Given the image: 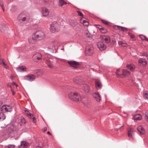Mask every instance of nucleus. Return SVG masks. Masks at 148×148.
Listing matches in <instances>:
<instances>
[{
  "label": "nucleus",
  "instance_id": "obj_1",
  "mask_svg": "<svg viewBox=\"0 0 148 148\" xmlns=\"http://www.w3.org/2000/svg\"><path fill=\"white\" fill-rule=\"evenodd\" d=\"M69 97L71 100L78 101L81 99L80 95L75 92H71L69 94Z\"/></svg>",
  "mask_w": 148,
  "mask_h": 148
},
{
  "label": "nucleus",
  "instance_id": "obj_2",
  "mask_svg": "<svg viewBox=\"0 0 148 148\" xmlns=\"http://www.w3.org/2000/svg\"><path fill=\"white\" fill-rule=\"evenodd\" d=\"M50 30L53 33H55L58 31L60 29L59 24L55 22L50 25Z\"/></svg>",
  "mask_w": 148,
  "mask_h": 148
},
{
  "label": "nucleus",
  "instance_id": "obj_3",
  "mask_svg": "<svg viewBox=\"0 0 148 148\" xmlns=\"http://www.w3.org/2000/svg\"><path fill=\"white\" fill-rule=\"evenodd\" d=\"M34 34L37 39L39 40H42L44 39L45 36V32L41 30L36 31Z\"/></svg>",
  "mask_w": 148,
  "mask_h": 148
},
{
  "label": "nucleus",
  "instance_id": "obj_4",
  "mask_svg": "<svg viewBox=\"0 0 148 148\" xmlns=\"http://www.w3.org/2000/svg\"><path fill=\"white\" fill-rule=\"evenodd\" d=\"M8 29V26L5 22H0V30L1 32H5Z\"/></svg>",
  "mask_w": 148,
  "mask_h": 148
},
{
  "label": "nucleus",
  "instance_id": "obj_5",
  "mask_svg": "<svg viewBox=\"0 0 148 148\" xmlns=\"http://www.w3.org/2000/svg\"><path fill=\"white\" fill-rule=\"evenodd\" d=\"M12 108L10 106L4 105L1 108V111L3 112H10L12 111Z\"/></svg>",
  "mask_w": 148,
  "mask_h": 148
},
{
  "label": "nucleus",
  "instance_id": "obj_6",
  "mask_svg": "<svg viewBox=\"0 0 148 148\" xmlns=\"http://www.w3.org/2000/svg\"><path fill=\"white\" fill-rule=\"evenodd\" d=\"M17 19L20 22H24L28 19L24 14H19L17 17Z\"/></svg>",
  "mask_w": 148,
  "mask_h": 148
},
{
  "label": "nucleus",
  "instance_id": "obj_7",
  "mask_svg": "<svg viewBox=\"0 0 148 148\" xmlns=\"http://www.w3.org/2000/svg\"><path fill=\"white\" fill-rule=\"evenodd\" d=\"M98 47L100 50L102 51L106 49V45L102 42H99L97 43Z\"/></svg>",
  "mask_w": 148,
  "mask_h": 148
},
{
  "label": "nucleus",
  "instance_id": "obj_8",
  "mask_svg": "<svg viewBox=\"0 0 148 148\" xmlns=\"http://www.w3.org/2000/svg\"><path fill=\"white\" fill-rule=\"evenodd\" d=\"M36 78V76L34 75H29L24 77V79L30 81H33Z\"/></svg>",
  "mask_w": 148,
  "mask_h": 148
},
{
  "label": "nucleus",
  "instance_id": "obj_9",
  "mask_svg": "<svg viewBox=\"0 0 148 148\" xmlns=\"http://www.w3.org/2000/svg\"><path fill=\"white\" fill-rule=\"evenodd\" d=\"M42 10L43 16H47L49 15V11L48 9L46 8L43 7L42 8Z\"/></svg>",
  "mask_w": 148,
  "mask_h": 148
},
{
  "label": "nucleus",
  "instance_id": "obj_10",
  "mask_svg": "<svg viewBox=\"0 0 148 148\" xmlns=\"http://www.w3.org/2000/svg\"><path fill=\"white\" fill-rule=\"evenodd\" d=\"M36 39H37V38L34 34L28 39V42L31 44H34L36 42Z\"/></svg>",
  "mask_w": 148,
  "mask_h": 148
},
{
  "label": "nucleus",
  "instance_id": "obj_11",
  "mask_svg": "<svg viewBox=\"0 0 148 148\" xmlns=\"http://www.w3.org/2000/svg\"><path fill=\"white\" fill-rule=\"evenodd\" d=\"M93 48L92 47L88 48L86 51V54L87 56L91 55L93 52Z\"/></svg>",
  "mask_w": 148,
  "mask_h": 148
},
{
  "label": "nucleus",
  "instance_id": "obj_12",
  "mask_svg": "<svg viewBox=\"0 0 148 148\" xmlns=\"http://www.w3.org/2000/svg\"><path fill=\"white\" fill-rule=\"evenodd\" d=\"M116 74L117 77L123 78L122 69L121 70L119 69H117L116 72Z\"/></svg>",
  "mask_w": 148,
  "mask_h": 148
},
{
  "label": "nucleus",
  "instance_id": "obj_13",
  "mask_svg": "<svg viewBox=\"0 0 148 148\" xmlns=\"http://www.w3.org/2000/svg\"><path fill=\"white\" fill-rule=\"evenodd\" d=\"M25 114L29 118L32 119L33 120V121L34 123H35L36 120L34 116L31 114L28 111L25 110Z\"/></svg>",
  "mask_w": 148,
  "mask_h": 148
},
{
  "label": "nucleus",
  "instance_id": "obj_14",
  "mask_svg": "<svg viewBox=\"0 0 148 148\" xmlns=\"http://www.w3.org/2000/svg\"><path fill=\"white\" fill-rule=\"evenodd\" d=\"M123 78L129 76L130 74V72L125 69H122Z\"/></svg>",
  "mask_w": 148,
  "mask_h": 148
},
{
  "label": "nucleus",
  "instance_id": "obj_15",
  "mask_svg": "<svg viewBox=\"0 0 148 148\" xmlns=\"http://www.w3.org/2000/svg\"><path fill=\"white\" fill-rule=\"evenodd\" d=\"M68 63L71 66L75 68L78 67L79 65V64L78 62L75 61H69L68 62Z\"/></svg>",
  "mask_w": 148,
  "mask_h": 148
},
{
  "label": "nucleus",
  "instance_id": "obj_16",
  "mask_svg": "<svg viewBox=\"0 0 148 148\" xmlns=\"http://www.w3.org/2000/svg\"><path fill=\"white\" fill-rule=\"evenodd\" d=\"M93 96L97 101L99 102L101 100V97L98 92H95L93 94Z\"/></svg>",
  "mask_w": 148,
  "mask_h": 148
},
{
  "label": "nucleus",
  "instance_id": "obj_17",
  "mask_svg": "<svg viewBox=\"0 0 148 148\" xmlns=\"http://www.w3.org/2000/svg\"><path fill=\"white\" fill-rule=\"evenodd\" d=\"M95 25L97 26V27L99 29L101 32L103 33H105L107 32V30L106 29L104 28L100 25Z\"/></svg>",
  "mask_w": 148,
  "mask_h": 148
},
{
  "label": "nucleus",
  "instance_id": "obj_18",
  "mask_svg": "<svg viewBox=\"0 0 148 148\" xmlns=\"http://www.w3.org/2000/svg\"><path fill=\"white\" fill-rule=\"evenodd\" d=\"M41 58V54L39 53H36L33 56V59L35 61L40 60Z\"/></svg>",
  "mask_w": 148,
  "mask_h": 148
},
{
  "label": "nucleus",
  "instance_id": "obj_19",
  "mask_svg": "<svg viewBox=\"0 0 148 148\" xmlns=\"http://www.w3.org/2000/svg\"><path fill=\"white\" fill-rule=\"evenodd\" d=\"M138 63L142 64L143 66H145L147 64V61L145 59L140 58L138 60Z\"/></svg>",
  "mask_w": 148,
  "mask_h": 148
},
{
  "label": "nucleus",
  "instance_id": "obj_20",
  "mask_svg": "<svg viewBox=\"0 0 148 148\" xmlns=\"http://www.w3.org/2000/svg\"><path fill=\"white\" fill-rule=\"evenodd\" d=\"M28 145L27 143L25 141H22L21 143V144L19 146V148H26Z\"/></svg>",
  "mask_w": 148,
  "mask_h": 148
},
{
  "label": "nucleus",
  "instance_id": "obj_21",
  "mask_svg": "<svg viewBox=\"0 0 148 148\" xmlns=\"http://www.w3.org/2000/svg\"><path fill=\"white\" fill-rule=\"evenodd\" d=\"M80 21L81 23H82L85 26H87L89 25V23L88 20L86 19L85 18H81L80 19Z\"/></svg>",
  "mask_w": 148,
  "mask_h": 148
},
{
  "label": "nucleus",
  "instance_id": "obj_22",
  "mask_svg": "<svg viewBox=\"0 0 148 148\" xmlns=\"http://www.w3.org/2000/svg\"><path fill=\"white\" fill-rule=\"evenodd\" d=\"M137 129L140 134L143 135L145 134V131L142 126H138L137 127Z\"/></svg>",
  "mask_w": 148,
  "mask_h": 148
},
{
  "label": "nucleus",
  "instance_id": "obj_23",
  "mask_svg": "<svg viewBox=\"0 0 148 148\" xmlns=\"http://www.w3.org/2000/svg\"><path fill=\"white\" fill-rule=\"evenodd\" d=\"M73 80L74 82H75L76 83L80 85H82L84 83L81 79H79L77 77H75L74 78Z\"/></svg>",
  "mask_w": 148,
  "mask_h": 148
},
{
  "label": "nucleus",
  "instance_id": "obj_24",
  "mask_svg": "<svg viewBox=\"0 0 148 148\" xmlns=\"http://www.w3.org/2000/svg\"><path fill=\"white\" fill-rule=\"evenodd\" d=\"M82 89L86 93H88L90 90V87L88 85L85 84L82 86Z\"/></svg>",
  "mask_w": 148,
  "mask_h": 148
},
{
  "label": "nucleus",
  "instance_id": "obj_25",
  "mask_svg": "<svg viewBox=\"0 0 148 148\" xmlns=\"http://www.w3.org/2000/svg\"><path fill=\"white\" fill-rule=\"evenodd\" d=\"M126 68L130 70L131 71H133L135 68V66L133 64H128L126 66Z\"/></svg>",
  "mask_w": 148,
  "mask_h": 148
},
{
  "label": "nucleus",
  "instance_id": "obj_26",
  "mask_svg": "<svg viewBox=\"0 0 148 148\" xmlns=\"http://www.w3.org/2000/svg\"><path fill=\"white\" fill-rule=\"evenodd\" d=\"M133 130L131 128H129L128 130V135L130 138H133Z\"/></svg>",
  "mask_w": 148,
  "mask_h": 148
},
{
  "label": "nucleus",
  "instance_id": "obj_27",
  "mask_svg": "<svg viewBox=\"0 0 148 148\" xmlns=\"http://www.w3.org/2000/svg\"><path fill=\"white\" fill-rule=\"evenodd\" d=\"M101 38L102 40H104L106 43H109L110 41V39L109 36H102Z\"/></svg>",
  "mask_w": 148,
  "mask_h": 148
},
{
  "label": "nucleus",
  "instance_id": "obj_28",
  "mask_svg": "<svg viewBox=\"0 0 148 148\" xmlns=\"http://www.w3.org/2000/svg\"><path fill=\"white\" fill-rule=\"evenodd\" d=\"M26 67L24 66H21L17 68V71L18 72L26 71Z\"/></svg>",
  "mask_w": 148,
  "mask_h": 148
},
{
  "label": "nucleus",
  "instance_id": "obj_29",
  "mask_svg": "<svg viewBox=\"0 0 148 148\" xmlns=\"http://www.w3.org/2000/svg\"><path fill=\"white\" fill-rule=\"evenodd\" d=\"M95 85L96 88L97 89H100L102 86L100 82L97 80L95 81Z\"/></svg>",
  "mask_w": 148,
  "mask_h": 148
},
{
  "label": "nucleus",
  "instance_id": "obj_30",
  "mask_svg": "<svg viewBox=\"0 0 148 148\" xmlns=\"http://www.w3.org/2000/svg\"><path fill=\"white\" fill-rule=\"evenodd\" d=\"M134 120H139L142 118V116L139 114H136L134 116Z\"/></svg>",
  "mask_w": 148,
  "mask_h": 148
},
{
  "label": "nucleus",
  "instance_id": "obj_31",
  "mask_svg": "<svg viewBox=\"0 0 148 148\" xmlns=\"http://www.w3.org/2000/svg\"><path fill=\"white\" fill-rule=\"evenodd\" d=\"M46 63L49 68H52L53 66L51 65V62L50 59H47L46 60Z\"/></svg>",
  "mask_w": 148,
  "mask_h": 148
},
{
  "label": "nucleus",
  "instance_id": "obj_32",
  "mask_svg": "<svg viewBox=\"0 0 148 148\" xmlns=\"http://www.w3.org/2000/svg\"><path fill=\"white\" fill-rule=\"evenodd\" d=\"M116 28H117L119 30H120L122 31H125L127 30V28L124 27L119 26H116Z\"/></svg>",
  "mask_w": 148,
  "mask_h": 148
},
{
  "label": "nucleus",
  "instance_id": "obj_33",
  "mask_svg": "<svg viewBox=\"0 0 148 148\" xmlns=\"http://www.w3.org/2000/svg\"><path fill=\"white\" fill-rule=\"evenodd\" d=\"M5 118V116L4 113L1 112H0V121H2Z\"/></svg>",
  "mask_w": 148,
  "mask_h": 148
},
{
  "label": "nucleus",
  "instance_id": "obj_34",
  "mask_svg": "<svg viewBox=\"0 0 148 148\" xmlns=\"http://www.w3.org/2000/svg\"><path fill=\"white\" fill-rule=\"evenodd\" d=\"M67 4V3L64 0H59V6H62L64 5Z\"/></svg>",
  "mask_w": 148,
  "mask_h": 148
},
{
  "label": "nucleus",
  "instance_id": "obj_35",
  "mask_svg": "<svg viewBox=\"0 0 148 148\" xmlns=\"http://www.w3.org/2000/svg\"><path fill=\"white\" fill-rule=\"evenodd\" d=\"M70 25L72 27H75L77 25V23L74 21H70Z\"/></svg>",
  "mask_w": 148,
  "mask_h": 148
},
{
  "label": "nucleus",
  "instance_id": "obj_36",
  "mask_svg": "<svg viewBox=\"0 0 148 148\" xmlns=\"http://www.w3.org/2000/svg\"><path fill=\"white\" fill-rule=\"evenodd\" d=\"M0 5L2 9L3 12L5 11V8L4 6L3 3L1 0H0Z\"/></svg>",
  "mask_w": 148,
  "mask_h": 148
},
{
  "label": "nucleus",
  "instance_id": "obj_37",
  "mask_svg": "<svg viewBox=\"0 0 148 148\" xmlns=\"http://www.w3.org/2000/svg\"><path fill=\"white\" fill-rule=\"evenodd\" d=\"M143 97L146 99L148 98V92H145L144 93Z\"/></svg>",
  "mask_w": 148,
  "mask_h": 148
},
{
  "label": "nucleus",
  "instance_id": "obj_38",
  "mask_svg": "<svg viewBox=\"0 0 148 148\" xmlns=\"http://www.w3.org/2000/svg\"><path fill=\"white\" fill-rule=\"evenodd\" d=\"M129 35L131 39H132L133 40H135L136 39L135 36L131 34H129Z\"/></svg>",
  "mask_w": 148,
  "mask_h": 148
},
{
  "label": "nucleus",
  "instance_id": "obj_39",
  "mask_svg": "<svg viewBox=\"0 0 148 148\" xmlns=\"http://www.w3.org/2000/svg\"><path fill=\"white\" fill-rule=\"evenodd\" d=\"M15 146L13 145H9L5 146V148H14Z\"/></svg>",
  "mask_w": 148,
  "mask_h": 148
},
{
  "label": "nucleus",
  "instance_id": "obj_40",
  "mask_svg": "<svg viewBox=\"0 0 148 148\" xmlns=\"http://www.w3.org/2000/svg\"><path fill=\"white\" fill-rule=\"evenodd\" d=\"M77 12L78 15L81 16H83V14L80 11H77Z\"/></svg>",
  "mask_w": 148,
  "mask_h": 148
},
{
  "label": "nucleus",
  "instance_id": "obj_41",
  "mask_svg": "<svg viewBox=\"0 0 148 148\" xmlns=\"http://www.w3.org/2000/svg\"><path fill=\"white\" fill-rule=\"evenodd\" d=\"M145 118L147 121L148 122V111H147L145 113Z\"/></svg>",
  "mask_w": 148,
  "mask_h": 148
},
{
  "label": "nucleus",
  "instance_id": "obj_42",
  "mask_svg": "<svg viewBox=\"0 0 148 148\" xmlns=\"http://www.w3.org/2000/svg\"><path fill=\"white\" fill-rule=\"evenodd\" d=\"M85 35L87 37H90V34L89 33L88 31H86L85 32Z\"/></svg>",
  "mask_w": 148,
  "mask_h": 148
},
{
  "label": "nucleus",
  "instance_id": "obj_43",
  "mask_svg": "<svg viewBox=\"0 0 148 148\" xmlns=\"http://www.w3.org/2000/svg\"><path fill=\"white\" fill-rule=\"evenodd\" d=\"M101 21L105 25H107L108 24V21H106L104 20H102Z\"/></svg>",
  "mask_w": 148,
  "mask_h": 148
},
{
  "label": "nucleus",
  "instance_id": "obj_44",
  "mask_svg": "<svg viewBox=\"0 0 148 148\" xmlns=\"http://www.w3.org/2000/svg\"><path fill=\"white\" fill-rule=\"evenodd\" d=\"M21 122H22L23 123H25V120L24 118H22L21 119Z\"/></svg>",
  "mask_w": 148,
  "mask_h": 148
},
{
  "label": "nucleus",
  "instance_id": "obj_45",
  "mask_svg": "<svg viewBox=\"0 0 148 148\" xmlns=\"http://www.w3.org/2000/svg\"><path fill=\"white\" fill-rule=\"evenodd\" d=\"M4 62L3 61V60L2 59H1L0 58V65L3 64V63H4Z\"/></svg>",
  "mask_w": 148,
  "mask_h": 148
},
{
  "label": "nucleus",
  "instance_id": "obj_46",
  "mask_svg": "<svg viewBox=\"0 0 148 148\" xmlns=\"http://www.w3.org/2000/svg\"><path fill=\"white\" fill-rule=\"evenodd\" d=\"M140 37L142 40H144L146 38L145 36H144L142 35H140Z\"/></svg>",
  "mask_w": 148,
  "mask_h": 148
},
{
  "label": "nucleus",
  "instance_id": "obj_47",
  "mask_svg": "<svg viewBox=\"0 0 148 148\" xmlns=\"http://www.w3.org/2000/svg\"><path fill=\"white\" fill-rule=\"evenodd\" d=\"M3 65H4V67L6 69H7L8 68V66L7 65V64H6L4 62V63H3Z\"/></svg>",
  "mask_w": 148,
  "mask_h": 148
},
{
  "label": "nucleus",
  "instance_id": "obj_48",
  "mask_svg": "<svg viewBox=\"0 0 148 148\" xmlns=\"http://www.w3.org/2000/svg\"><path fill=\"white\" fill-rule=\"evenodd\" d=\"M47 130V128L46 127H44L42 129V131L44 132L46 131Z\"/></svg>",
  "mask_w": 148,
  "mask_h": 148
},
{
  "label": "nucleus",
  "instance_id": "obj_49",
  "mask_svg": "<svg viewBox=\"0 0 148 148\" xmlns=\"http://www.w3.org/2000/svg\"><path fill=\"white\" fill-rule=\"evenodd\" d=\"M119 45H121V46L123 43V42L122 41H120L118 42Z\"/></svg>",
  "mask_w": 148,
  "mask_h": 148
},
{
  "label": "nucleus",
  "instance_id": "obj_50",
  "mask_svg": "<svg viewBox=\"0 0 148 148\" xmlns=\"http://www.w3.org/2000/svg\"><path fill=\"white\" fill-rule=\"evenodd\" d=\"M7 86L8 87H9L10 88V89H11V88H12V87L11 86V84L10 83H8V84H7Z\"/></svg>",
  "mask_w": 148,
  "mask_h": 148
},
{
  "label": "nucleus",
  "instance_id": "obj_51",
  "mask_svg": "<svg viewBox=\"0 0 148 148\" xmlns=\"http://www.w3.org/2000/svg\"><path fill=\"white\" fill-rule=\"evenodd\" d=\"M11 90L12 92V95H14L15 94V93L14 92V91L13 90V89L12 88H11Z\"/></svg>",
  "mask_w": 148,
  "mask_h": 148
},
{
  "label": "nucleus",
  "instance_id": "obj_52",
  "mask_svg": "<svg viewBox=\"0 0 148 148\" xmlns=\"http://www.w3.org/2000/svg\"><path fill=\"white\" fill-rule=\"evenodd\" d=\"M126 46H127L126 44L125 43H123V44L122 45V46L123 47H126Z\"/></svg>",
  "mask_w": 148,
  "mask_h": 148
},
{
  "label": "nucleus",
  "instance_id": "obj_53",
  "mask_svg": "<svg viewBox=\"0 0 148 148\" xmlns=\"http://www.w3.org/2000/svg\"><path fill=\"white\" fill-rule=\"evenodd\" d=\"M12 84L13 85L16 86V87L18 86L17 85L15 82H12Z\"/></svg>",
  "mask_w": 148,
  "mask_h": 148
},
{
  "label": "nucleus",
  "instance_id": "obj_54",
  "mask_svg": "<svg viewBox=\"0 0 148 148\" xmlns=\"http://www.w3.org/2000/svg\"><path fill=\"white\" fill-rule=\"evenodd\" d=\"M82 102L83 103H84V105H86V103H84V101L83 100V99H82Z\"/></svg>",
  "mask_w": 148,
  "mask_h": 148
},
{
  "label": "nucleus",
  "instance_id": "obj_55",
  "mask_svg": "<svg viewBox=\"0 0 148 148\" xmlns=\"http://www.w3.org/2000/svg\"><path fill=\"white\" fill-rule=\"evenodd\" d=\"M47 134L49 135H51V134L50 133V132H47Z\"/></svg>",
  "mask_w": 148,
  "mask_h": 148
},
{
  "label": "nucleus",
  "instance_id": "obj_56",
  "mask_svg": "<svg viewBox=\"0 0 148 148\" xmlns=\"http://www.w3.org/2000/svg\"><path fill=\"white\" fill-rule=\"evenodd\" d=\"M143 56H145L147 58V60H148V54L146 55H144Z\"/></svg>",
  "mask_w": 148,
  "mask_h": 148
},
{
  "label": "nucleus",
  "instance_id": "obj_57",
  "mask_svg": "<svg viewBox=\"0 0 148 148\" xmlns=\"http://www.w3.org/2000/svg\"><path fill=\"white\" fill-rule=\"evenodd\" d=\"M2 104V102L0 101V106Z\"/></svg>",
  "mask_w": 148,
  "mask_h": 148
},
{
  "label": "nucleus",
  "instance_id": "obj_58",
  "mask_svg": "<svg viewBox=\"0 0 148 148\" xmlns=\"http://www.w3.org/2000/svg\"><path fill=\"white\" fill-rule=\"evenodd\" d=\"M36 148H41L40 146H37Z\"/></svg>",
  "mask_w": 148,
  "mask_h": 148
},
{
  "label": "nucleus",
  "instance_id": "obj_59",
  "mask_svg": "<svg viewBox=\"0 0 148 148\" xmlns=\"http://www.w3.org/2000/svg\"><path fill=\"white\" fill-rule=\"evenodd\" d=\"M113 42H114V43H115L116 42L115 41H114V40L113 41Z\"/></svg>",
  "mask_w": 148,
  "mask_h": 148
},
{
  "label": "nucleus",
  "instance_id": "obj_60",
  "mask_svg": "<svg viewBox=\"0 0 148 148\" xmlns=\"http://www.w3.org/2000/svg\"><path fill=\"white\" fill-rule=\"evenodd\" d=\"M146 40L147 41H148V39H146Z\"/></svg>",
  "mask_w": 148,
  "mask_h": 148
}]
</instances>
